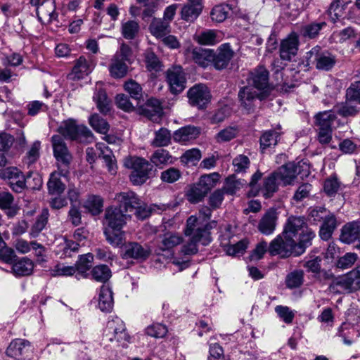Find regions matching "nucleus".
I'll return each instance as SVG.
<instances>
[{"label":"nucleus","instance_id":"nucleus-56","mask_svg":"<svg viewBox=\"0 0 360 360\" xmlns=\"http://www.w3.org/2000/svg\"><path fill=\"white\" fill-rule=\"evenodd\" d=\"M37 15L41 13L43 15H47L50 20L56 19L58 15L56 13L55 2L51 0L44 1L37 9Z\"/></svg>","mask_w":360,"mask_h":360},{"label":"nucleus","instance_id":"nucleus-60","mask_svg":"<svg viewBox=\"0 0 360 360\" xmlns=\"http://www.w3.org/2000/svg\"><path fill=\"white\" fill-rule=\"evenodd\" d=\"M139 30V25L137 22L134 20H129L122 23V33L125 39H134Z\"/></svg>","mask_w":360,"mask_h":360},{"label":"nucleus","instance_id":"nucleus-9","mask_svg":"<svg viewBox=\"0 0 360 360\" xmlns=\"http://www.w3.org/2000/svg\"><path fill=\"white\" fill-rule=\"evenodd\" d=\"M295 240L285 238L283 233L278 235L269 245L268 252L271 256L278 255L282 258H286L290 255L295 256Z\"/></svg>","mask_w":360,"mask_h":360},{"label":"nucleus","instance_id":"nucleus-63","mask_svg":"<svg viewBox=\"0 0 360 360\" xmlns=\"http://www.w3.org/2000/svg\"><path fill=\"white\" fill-rule=\"evenodd\" d=\"M340 188V182L336 176L326 179L323 184V191L328 196L335 195Z\"/></svg>","mask_w":360,"mask_h":360},{"label":"nucleus","instance_id":"nucleus-51","mask_svg":"<svg viewBox=\"0 0 360 360\" xmlns=\"http://www.w3.org/2000/svg\"><path fill=\"white\" fill-rule=\"evenodd\" d=\"M219 175L217 172L210 174L202 175L198 182V185L207 193L215 186L217 182L219 181Z\"/></svg>","mask_w":360,"mask_h":360},{"label":"nucleus","instance_id":"nucleus-23","mask_svg":"<svg viewBox=\"0 0 360 360\" xmlns=\"http://www.w3.org/2000/svg\"><path fill=\"white\" fill-rule=\"evenodd\" d=\"M150 250L148 247H143L138 243H129L124 248L123 258L146 259L150 255Z\"/></svg>","mask_w":360,"mask_h":360},{"label":"nucleus","instance_id":"nucleus-38","mask_svg":"<svg viewBox=\"0 0 360 360\" xmlns=\"http://www.w3.org/2000/svg\"><path fill=\"white\" fill-rule=\"evenodd\" d=\"M191 3L185 5L181 9V17L186 21L195 20L202 11V6L198 0L190 1Z\"/></svg>","mask_w":360,"mask_h":360},{"label":"nucleus","instance_id":"nucleus-22","mask_svg":"<svg viewBox=\"0 0 360 360\" xmlns=\"http://www.w3.org/2000/svg\"><path fill=\"white\" fill-rule=\"evenodd\" d=\"M340 240L347 244L355 241L360 243V221H354L345 224L341 230Z\"/></svg>","mask_w":360,"mask_h":360},{"label":"nucleus","instance_id":"nucleus-26","mask_svg":"<svg viewBox=\"0 0 360 360\" xmlns=\"http://www.w3.org/2000/svg\"><path fill=\"white\" fill-rule=\"evenodd\" d=\"M249 82L259 90H265L269 87V72L263 66H259L250 73Z\"/></svg>","mask_w":360,"mask_h":360},{"label":"nucleus","instance_id":"nucleus-5","mask_svg":"<svg viewBox=\"0 0 360 360\" xmlns=\"http://www.w3.org/2000/svg\"><path fill=\"white\" fill-rule=\"evenodd\" d=\"M124 166L133 169L130 175V180L135 185H140L146 182L153 167L149 161L136 156L126 158Z\"/></svg>","mask_w":360,"mask_h":360},{"label":"nucleus","instance_id":"nucleus-18","mask_svg":"<svg viewBox=\"0 0 360 360\" xmlns=\"http://www.w3.org/2000/svg\"><path fill=\"white\" fill-rule=\"evenodd\" d=\"M278 213L274 209L267 210L259 219L257 224L258 231L266 236L271 235L276 227Z\"/></svg>","mask_w":360,"mask_h":360},{"label":"nucleus","instance_id":"nucleus-34","mask_svg":"<svg viewBox=\"0 0 360 360\" xmlns=\"http://www.w3.org/2000/svg\"><path fill=\"white\" fill-rule=\"evenodd\" d=\"M162 108L160 103L155 98L148 99L143 109V114L152 121L158 120L162 115Z\"/></svg>","mask_w":360,"mask_h":360},{"label":"nucleus","instance_id":"nucleus-58","mask_svg":"<svg viewBox=\"0 0 360 360\" xmlns=\"http://www.w3.org/2000/svg\"><path fill=\"white\" fill-rule=\"evenodd\" d=\"M226 239H223V244L226 246V252L228 255L231 256H238L240 254H243L248 248V242L246 240H242L235 244L229 245L227 243H225Z\"/></svg>","mask_w":360,"mask_h":360},{"label":"nucleus","instance_id":"nucleus-12","mask_svg":"<svg viewBox=\"0 0 360 360\" xmlns=\"http://www.w3.org/2000/svg\"><path fill=\"white\" fill-rule=\"evenodd\" d=\"M53 155L58 162V166L69 169L72 157L70 153L64 139L60 135L51 137Z\"/></svg>","mask_w":360,"mask_h":360},{"label":"nucleus","instance_id":"nucleus-20","mask_svg":"<svg viewBox=\"0 0 360 360\" xmlns=\"http://www.w3.org/2000/svg\"><path fill=\"white\" fill-rule=\"evenodd\" d=\"M30 350L29 341L24 339H15L8 346L6 356L15 360H20Z\"/></svg>","mask_w":360,"mask_h":360},{"label":"nucleus","instance_id":"nucleus-35","mask_svg":"<svg viewBox=\"0 0 360 360\" xmlns=\"http://www.w3.org/2000/svg\"><path fill=\"white\" fill-rule=\"evenodd\" d=\"M321 222L322 225L320 227L319 236L321 239L327 240L330 238L333 232L337 227V220L335 215L329 212L327 217Z\"/></svg>","mask_w":360,"mask_h":360},{"label":"nucleus","instance_id":"nucleus-4","mask_svg":"<svg viewBox=\"0 0 360 360\" xmlns=\"http://www.w3.org/2000/svg\"><path fill=\"white\" fill-rule=\"evenodd\" d=\"M131 53L129 46L122 43L110 60L108 69L111 77L120 79L127 75L129 70L127 62H129Z\"/></svg>","mask_w":360,"mask_h":360},{"label":"nucleus","instance_id":"nucleus-32","mask_svg":"<svg viewBox=\"0 0 360 360\" xmlns=\"http://www.w3.org/2000/svg\"><path fill=\"white\" fill-rule=\"evenodd\" d=\"M183 242V238L175 233H166L158 242L156 252L160 254L161 252L170 250L176 245Z\"/></svg>","mask_w":360,"mask_h":360},{"label":"nucleus","instance_id":"nucleus-24","mask_svg":"<svg viewBox=\"0 0 360 360\" xmlns=\"http://www.w3.org/2000/svg\"><path fill=\"white\" fill-rule=\"evenodd\" d=\"M191 57L198 65L207 68L214 59V51L209 49L195 47L191 51Z\"/></svg>","mask_w":360,"mask_h":360},{"label":"nucleus","instance_id":"nucleus-11","mask_svg":"<svg viewBox=\"0 0 360 360\" xmlns=\"http://www.w3.org/2000/svg\"><path fill=\"white\" fill-rule=\"evenodd\" d=\"M31 176V172L25 177L20 169L13 167L3 169L1 174V177L8 180L11 188L17 193H20L25 188L26 183L29 184Z\"/></svg>","mask_w":360,"mask_h":360},{"label":"nucleus","instance_id":"nucleus-13","mask_svg":"<svg viewBox=\"0 0 360 360\" xmlns=\"http://www.w3.org/2000/svg\"><path fill=\"white\" fill-rule=\"evenodd\" d=\"M167 82L173 94H180L186 88V79L182 68L173 66L166 72Z\"/></svg>","mask_w":360,"mask_h":360},{"label":"nucleus","instance_id":"nucleus-28","mask_svg":"<svg viewBox=\"0 0 360 360\" xmlns=\"http://www.w3.org/2000/svg\"><path fill=\"white\" fill-rule=\"evenodd\" d=\"M14 247L20 254H27L31 249L35 251L37 257H42L45 252V248L41 244L36 241L28 242L22 238L16 239Z\"/></svg>","mask_w":360,"mask_h":360},{"label":"nucleus","instance_id":"nucleus-52","mask_svg":"<svg viewBox=\"0 0 360 360\" xmlns=\"http://www.w3.org/2000/svg\"><path fill=\"white\" fill-rule=\"evenodd\" d=\"M238 129L236 127H228L219 131L214 136L217 143L228 142L236 137Z\"/></svg>","mask_w":360,"mask_h":360},{"label":"nucleus","instance_id":"nucleus-55","mask_svg":"<svg viewBox=\"0 0 360 360\" xmlns=\"http://www.w3.org/2000/svg\"><path fill=\"white\" fill-rule=\"evenodd\" d=\"M207 195V193L198 185L193 184L186 193V198L191 203H196L201 201Z\"/></svg>","mask_w":360,"mask_h":360},{"label":"nucleus","instance_id":"nucleus-21","mask_svg":"<svg viewBox=\"0 0 360 360\" xmlns=\"http://www.w3.org/2000/svg\"><path fill=\"white\" fill-rule=\"evenodd\" d=\"M93 100L96 103L97 108L101 113L106 114L110 111V101L107 96L105 89L103 88V83L102 82H98L96 83Z\"/></svg>","mask_w":360,"mask_h":360},{"label":"nucleus","instance_id":"nucleus-47","mask_svg":"<svg viewBox=\"0 0 360 360\" xmlns=\"http://www.w3.org/2000/svg\"><path fill=\"white\" fill-rule=\"evenodd\" d=\"M49 216V213L48 210L44 209L30 230V235L32 238H36L44 229L48 221Z\"/></svg>","mask_w":360,"mask_h":360},{"label":"nucleus","instance_id":"nucleus-6","mask_svg":"<svg viewBox=\"0 0 360 360\" xmlns=\"http://www.w3.org/2000/svg\"><path fill=\"white\" fill-rule=\"evenodd\" d=\"M58 132L67 139L79 142H87L92 139V133L86 126L77 124L72 119L62 122L58 128Z\"/></svg>","mask_w":360,"mask_h":360},{"label":"nucleus","instance_id":"nucleus-61","mask_svg":"<svg viewBox=\"0 0 360 360\" xmlns=\"http://www.w3.org/2000/svg\"><path fill=\"white\" fill-rule=\"evenodd\" d=\"M345 9V5L342 0H335L332 2L328 9V13L333 22L341 18Z\"/></svg>","mask_w":360,"mask_h":360},{"label":"nucleus","instance_id":"nucleus-64","mask_svg":"<svg viewBox=\"0 0 360 360\" xmlns=\"http://www.w3.org/2000/svg\"><path fill=\"white\" fill-rule=\"evenodd\" d=\"M346 99L349 102L360 104V82L352 84L347 89Z\"/></svg>","mask_w":360,"mask_h":360},{"label":"nucleus","instance_id":"nucleus-37","mask_svg":"<svg viewBox=\"0 0 360 360\" xmlns=\"http://www.w3.org/2000/svg\"><path fill=\"white\" fill-rule=\"evenodd\" d=\"M335 119L336 116L331 110L320 112L314 116V125L316 129H332Z\"/></svg>","mask_w":360,"mask_h":360},{"label":"nucleus","instance_id":"nucleus-15","mask_svg":"<svg viewBox=\"0 0 360 360\" xmlns=\"http://www.w3.org/2000/svg\"><path fill=\"white\" fill-rule=\"evenodd\" d=\"M105 336L110 341L127 340L124 322L118 317L112 318L107 323L105 330Z\"/></svg>","mask_w":360,"mask_h":360},{"label":"nucleus","instance_id":"nucleus-49","mask_svg":"<svg viewBox=\"0 0 360 360\" xmlns=\"http://www.w3.org/2000/svg\"><path fill=\"white\" fill-rule=\"evenodd\" d=\"M231 9L228 4L217 5L212 8L211 18L217 22H221L227 18Z\"/></svg>","mask_w":360,"mask_h":360},{"label":"nucleus","instance_id":"nucleus-59","mask_svg":"<svg viewBox=\"0 0 360 360\" xmlns=\"http://www.w3.org/2000/svg\"><path fill=\"white\" fill-rule=\"evenodd\" d=\"M91 274L94 280L105 283L110 278L111 271L108 266L102 264L95 266L91 271Z\"/></svg>","mask_w":360,"mask_h":360},{"label":"nucleus","instance_id":"nucleus-46","mask_svg":"<svg viewBox=\"0 0 360 360\" xmlns=\"http://www.w3.org/2000/svg\"><path fill=\"white\" fill-rule=\"evenodd\" d=\"M171 133L166 128H160L155 132V138L152 141V145L155 147H164L170 143Z\"/></svg>","mask_w":360,"mask_h":360},{"label":"nucleus","instance_id":"nucleus-31","mask_svg":"<svg viewBox=\"0 0 360 360\" xmlns=\"http://www.w3.org/2000/svg\"><path fill=\"white\" fill-rule=\"evenodd\" d=\"M200 133V128L188 125L176 130L173 136L174 140L176 142L184 143L191 140L195 139Z\"/></svg>","mask_w":360,"mask_h":360},{"label":"nucleus","instance_id":"nucleus-40","mask_svg":"<svg viewBox=\"0 0 360 360\" xmlns=\"http://www.w3.org/2000/svg\"><path fill=\"white\" fill-rule=\"evenodd\" d=\"M169 28L170 25L168 22L156 18H153L149 26L150 33L156 38L164 37L170 32Z\"/></svg>","mask_w":360,"mask_h":360},{"label":"nucleus","instance_id":"nucleus-25","mask_svg":"<svg viewBox=\"0 0 360 360\" xmlns=\"http://www.w3.org/2000/svg\"><path fill=\"white\" fill-rule=\"evenodd\" d=\"M233 56V52L230 46L225 44L218 49L217 53L214 52V59L212 62L217 70L225 68L229 63Z\"/></svg>","mask_w":360,"mask_h":360},{"label":"nucleus","instance_id":"nucleus-43","mask_svg":"<svg viewBox=\"0 0 360 360\" xmlns=\"http://www.w3.org/2000/svg\"><path fill=\"white\" fill-rule=\"evenodd\" d=\"M103 202L98 195H89L84 202V207L93 215H97L102 212Z\"/></svg>","mask_w":360,"mask_h":360},{"label":"nucleus","instance_id":"nucleus-14","mask_svg":"<svg viewBox=\"0 0 360 360\" xmlns=\"http://www.w3.org/2000/svg\"><path fill=\"white\" fill-rule=\"evenodd\" d=\"M96 63L91 56H80L76 60L72 72L68 75L70 80H79L89 75L94 69Z\"/></svg>","mask_w":360,"mask_h":360},{"label":"nucleus","instance_id":"nucleus-50","mask_svg":"<svg viewBox=\"0 0 360 360\" xmlns=\"http://www.w3.org/2000/svg\"><path fill=\"white\" fill-rule=\"evenodd\" d=\"M325 22H311L302 27L301 33L304 37L314 39L318 36L320 30L326 27Z\"/></svg>","mask_w":360,"mask_h":360},{"label":"nucleus","instance_id":"nucleus-7","mask_svg":"<svg viewBox=\"0 0 360 360\" xmlns=\"http://www.w3.org/2000/svg\"><path fill=\"white\" fill-rule=\"evenodd\" d=\"M308 64L314 65L319 70L329 71L336 63L335 55L328 51H323L319 46H316L307 53Z\"/></svg>","mask_w":360,"mask_h":360},{"label":"nucleus","instance_id":"nucleus-39","mask_svg":"<svg viewBox=\"0 0 360 360\" xmlns=\"http://www.w3.org/2000/svg\"><path fill=\"white\" fill-rule=\"evenodd\" d=\"M258 96L257 92L251 86H244L238 92V98L241 105L248 110L251 109L253 101Z\"/></svg>","mask_w":360,"mask_h":360},{"label":"nucleus","instance_id":"nucleus-30","mask_svg":"<svg viewBox=\"0 0 360 360\" xmlns=\"http://www.w3.org/2000/svg\"><path fill=\"white\" fill-rule=\"evenodd\" d=\"M316 234L314 231H312L310 228L305 229L303 231V233H301L297 238H295V256H300L303 254L307 248L311 245V240L315 237Z\"/></svg>","mask_w":360,"mask_h":360},{"label":"nucleus","instance_id":"nucleus-27","mask_svg":"<svg viewBox=\"0 0 360 360\" xmlns=\"http://www.w3.org/2000/svg\"><path fill=\"white\" fill-rule=\"evenodd\" d=\"M34 262L27 257L17 258L11 267V272L16 277L27 276L32 274Z\"/></svg>","mask_w":360,"mask_h":360},{"label":"nucleus","instance_id":"nucleus-54","mask_svg":"<svg viewBox=\"0 0 360 360\" xmlns=\"http://www.w3.org/2000/svg\"><path fill=\"white\" fill-rule=\"evenodd\" d=\"M89 124L95 131L103 134H106L110 128L106 120L98 114H94L89 117Z\"/></svg>","mask_w":360,"mask_h":360},{"label":"nucleus","instance_id":"nucleus-44","mask_svg":"<svg viewBox=\"0 0 360 360\" xmlns=\"http://www.w3.org/2000/svg\"><path fill=\"white\" fill-rule=\"evenodd\" d=\"M93 259L94 256L91 253L80 255L75 266L78 274L85 277L86 273L91 266Z\"/></svg>","mask_w":360,"mask_h":360},{"label":"nucleus","instance_id":"nucleus-8","mask_svg":"<svg viewBox=\"0 0 360 360\" xmlns=\"http://www.w3.org/2000/svg\"><path fill=\"white\" fill-rule=\"evenodd\" d=\"M186 236H193L203 239L202 245H206L210 242L209 224L198 218L197 216L192 215L186 221V226L184 230Z\"/></svg>","mask_w":360,"mask_h":360},{"label":"nucleus","instance_id":"nucleus-17","mask_svg":"<svg viewBox=\"0 0 360 360\" xmlns=\"http://www.w3.org/2000/svg\"><path fill=\"white\" fill-rule=\"evenodd\" d=\"M299 37L295 32L290 33L284 39L280 46V56L283 60H290L298 51Z\"/></svg>","mask_w":360,"mask_h":360},{"label":"nucleus","instance_id":"nucleus-10","mask_svg":"<svg viewBox=\"0 0 360 360\" xmlns=\"http://www.w3.org/2000/svg\"><path fill=\"white\" fill-rule=\"evenodd\" d=\"M187 96L190 105L199 110L206 108L212 99L210 90L203 84H197L190 88Z\"/></svg>","mask_w":360,"mask_h":360},{"label":"nucleus","instance_id":"nucleus-29","mask_svg":"<svg viewBox=\"0 0 360 360\" xmlns=\"http://www.w3.org/2000/svg\"><path fill=\"white\" fill-rule=\"evenodd\" d=\"M194 39L201 45L213 46L221 41V35L217 30H205L196 33Z\"/></svg>","mask_w":360,"mask_h":360},{"label":"nucleus","instance_id":"nucleus-2","mask_svg":"<svg viewBox=\"0 0 360 360\" xmlns=\"http://www.w3.org/2000/svg\"><path fill=\"white\" fill-rule=\"evenodd\" d=\"M130 219L131 215L121 207L111 206L106 208L103 219L104 235L111 245L117 247L122 244L124 232L122 229Z\"/></svg>","mask_w":360,"mask_h":360},{"label":"nucleus","instance_id":"nucleus-42","mask_svg":"<svg viewBox=\"0 0 360 360\" xmlns=\"http://www.w3.org/2000/svg\"><path fill=\"white\" fill-rule=\"evenodd\" d=\"M281 133L276 130H268L264 132L260 138V147L262 152L267 148L275 146Z\"/></svg>","mask_w":360,"mask_h":360},{"label":"nucleus","instance_id":"nucleus-33","mask_svg":"<svg viewBox=\"0 0 360 360\" xmlns=\"http://www.w3.org/2000/svg\"><path fill=\"white\" fill-rule=\"evenodd\" d=\"M96 146L97 150L100 151L99 157L103 159L108 171L112 174H115L117 165L112 150L104 143H98Z\"/></svg>","mask_w":360,"mask_h":360},{"label":"nucleus","instance_id":"nucleus-62","mask_svg":"<svg viewBox=\"0 0 360 360\" xmlns=\"http://www.w3.org/2000/svg\"><path fill=\"white\" fill-rule=\"evenodd\" d=\"M41 143L39 141H34L24 158V162L28 167L34 164L39 158V150Z\"/></svg>","mask_w":360,"mask_h":360},{"label":"nucleus","instance_id":"nucleus-1","mask_svg":"<svg viewBox=\"0 0 360 360\" xmlns=\"http://www.w3.org/2000/svg\"><path fill=\"white\" fill-rule=\"evenodd\" d=\"M309 173V167L305 162H289L265 177L260 187L257 183L262 179V173L257 171L251 177L248 195L256 196L261 193L265 198H271L278 191L279 186L292 184L297 175L307 176Z\"/></svg>","mask_w":360,"mask_h":360},{"label":"nucleus","instance_id":"nucleus-3","mask_svg":"<svg viewBox=\"0 0 360 360\" xmlns=\"http://www.w3.org/2000/svg\"><path fill=\"white\" fill-rule=\"evenodd\" d=\"M115 199L119 202L117 207H121L127 214L135 210L137 217L141 219L148 217L150 214V211L132 191L121 192L116 195Z\"/></svg>","mask_w":360,"mask_h":360},{"label":"nucleus","instance_id":"nucleus-53","mask_svg":"<svg viewBox=\"0 0 360 360\" xmlns=\"http://www.w3.org/2000/svg\"><path fill=\"white\" fill-rule=\"evenodd\" d=\"M76 272L75 266L65 265L63 263H58L50 269L52 276H71Z\"/></svg>","mask_w":360,"mask_h":360},{"label":"nucleus","instance_id":"nucleus-48","mask_svg":"<svg viewBox=\"0 0 360 360\" xmlns=\"http://www.w3.org/2000/svg\"><path fill=\"white\" fill-rule=\"evenodd\" d=\"M352 102L346 101L345 103H341L334 106V112L342 117L354 116L359 112L360 108L352 104Z\"/></svg>","mask_w":360,"mask_h":360},{"label":"nucleus","instance_id":"nucleus-45","mask_svg":"<svg viewBox=\"0 0 360 360\" xmlns=\"http://www.w3.org/2000/svg\"><path fill=\"white\" fill-rule=\"evenodd\" d=\"M13 196L7 191H0V208L7 210V214L12 217L16 214L17 210L12 207Z\"/></svg>","mask_w":360,"mask_h":360},{"label":"nucleus","instance_id":"nucleus-19","mask_svg":"<svg viewBox=\"0 0 360 360\" xmlns=\"http://www.w3.org/2000/svg\"><path fill=\"white\" fill-rule=\"evenodd\" d=\"M58 171L51 173L47 186L50 193L60 194L65 189V185L61 181V176L66 177L69 173V169L58 166Z\"/></svg>","mask_w":360,"mask_h":360},{"label":"nucleus","instance_id":"nucleus-16","mask_svg":"<svg viewBox=\"0 0 360 360\" xmlns=\"http://www.w3.org/2000/svg\"><path fill=\"white\" fill-rule=\"evenodd\" d=\"M308 226L304 217H290L284 226L283 236L289 239L295 240L297 236L308 229Z\"/></svg>","mask_w":360,"mask_h":360},{"label":"nucleus","instance_id":"nucleus-36","mask_svg":"<svg viewBox=\"0 0 360 360\" xmlns=\"http://www.w3.org/2000/svg\"><path fill=\"white\" fill-rule=\"evenodd\" d=\"M112 292L109 286L103 285L98 297V307L102 311H110L112 309Z\"/></svg>","mask_w":360,"mask_h":360},{"label":"nucleus","instance_id":"nucleus-57","mask_svg":"<svg viewBox=\"0 0 360 360\" xmlns=\"http://www.w3.org/2000/svg\"><path fill=\"white\" fill-rule=\"evenodd\" d=\"M304 281V271L302 270H295L288 274L285 278L286 285L289 288L300 287Z\"/></svg>","mask_w":360,"mask_h":360},{"label":"nucleus","instance_id":"nucleus-41","mask_svg":"<svg viewBox=\"0 0 360 360\" xmlns=\"http://www.w3.org/2000/svg\"><path fill=\"white\" fill-rule=\"evenodd\" d=\"M150 163L158 167H162L169 163H172V157L169 153L165 149L156 150L150 158Z\"/></svg>","mask_w":360,"mask_h":360}]
</instances>
